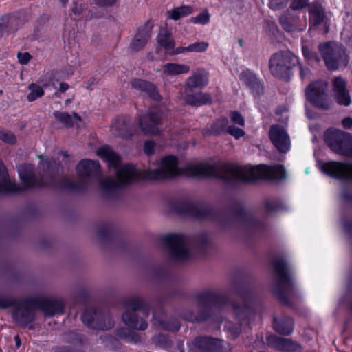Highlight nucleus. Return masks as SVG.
<instances>
[{"label": "nucleus", "instance_id": "1", "mask_svg": "<svg viewBox=\"0 0 352 352\" xmlns=\"http://www.w3.org/2000/svg\"><path fill=\"white\" fill-rule=\"evenodd\" d=\"M97 155L105 161L109 167L117 170L116 179L107 177L102 181L100 180V187L104 190H109L140 179L160 180L180 175L208 178L215 177L219 173V163L212 159L204 162H192L180 169L178 167L177 159L173 155H168L160 160L156 168L139 170L131 164L119 167L120 157L108 146L100 148L97 151Z\"/></svg>", "mask_w": 352, "mask_h": 352}, {"label": "nucleus", "instance_id": "2", "mask_svg": "<svg viewBox=\"0 0 352 352\" xmlns=\"http://www.w3.org/2000/svg\"><path fill=\"white\" fill-rule=\"evenodd\" d=\"M221 182L229 186L238 182H250L258 177L268 180H279L286 177V173L282 165L270 166L261 164L256 168H247L229 163L221 162Z\"/></svg>", "mask_w": 352, "mask_h": 352}, {"label": "nucleus", "instance_id": "3", "mask_svg": "<svg viewBox=\"0 0 352 352\" xmlns=\"http://www.w3.org/2000/svg\"><path fill=\"white\" fill-rule=\"evenodd\" d=\"M236 294L241 302L233 301L230 297L221 294V311L227 306L231 309L240 325L250 324L261 306L254 287L243 285L236 289Z\"/></svg>", "mask_w": 352, "mask_h": 352}, {"label": "nucleus", "instance_id": "4", "mask_svg": "<svg viewBox=\"0 0 352 352\" xmlns=\"http://www.w3.org/2000/svg\"><path fill=\"white\" fill-rule=\"evenodd\" d=\"M272 266L274 271L273 294L282 303L289 305L295 292L288 263L283 256H276L272 261Z\"/></svg>", "mask_w": 352, "mask_h": 352}, {"label": "nucleus", "instance_id": "5", "mask_svg": "<svg viewBox=\"0 0 352 352\" xmlns=\"http://www.w3.org/2000/svg\"><path fill=\"white\" fill-rule=\"evenodd\" d=\"M226 225L234 226L245 234H254L264 228L262 221L256 219L251 212L236 202L230 206L226 213H221V228Z\"/></svg>", "mask_w": 352, "mask_h": 352}, {"label": "nucleus", "instance_id": "6", "mask_svg": "<svg viewBox=\"0 0 352 352\" xmlns=\"http://www.w3.org/2000/svg\"><path fill=\"white\" fill-rule=\"evenodd\" d=\"M299 64L298 58L291 51H278L269 60L271 74L280 79L289 81L294 68Z\"/></svg>", "mask_w": 352, "mask_h": 352}, {"label": "nucleus", "instance_id": "7", "mask_svg": "<svg viewBox=\"0 0 352 352\" xmlns=\"http://www.w3.org/2000/svg\"><path fill=\"white\" fill-rule=\"evenodd\" d=\"M327 68L336 70L340 64L346 65L348 57L344 47L337 43L327 42L318 46Z\"/></svg>", "mask_w": 352, "mask_h": 352}, {"label": "nucleus", "instance_id": "8", "mask_svg": "<svg viewBox=\"0 0 352 352\" xmlns=\"http://www.w3.org/2000/svg\"><path fill=\"white\" fill-rule=\"evenodd\" d=\"M324 140L332 151L345 156H352V137L340 130H327Z\"/></svg>", "mask_w": 352, "mask_h": 352}, {"label": "nucleus", "instance_id": "9", "mask_svg": "<svg viewBox=\"0 0 352 352\" xmlns=\"http://www.w3.org/2000/svg\"><path fill=\"white\" fill-rule=\"evenodd\" d=\"M327 88L328 83L323 80H318L311 83L305 89L307 100L320 109H329L331 102L327 92Z\"/></svg>", "mask_w": 352, "mask_h": 352}, {"label": "nucleus", "instance_id": "10", "mask_svg": "<svg viewBox=\"0 0 352 352\" xmlns=\"http://www.w3.org/2000/svg\"><path fill=\"white\" fill-rule=\"evenodd\" d=\"M164 241L173 258L183 261L190 256L188 239L184 235L180 234H169L165 236Z\"/></svg>", "mask_w": 352, "mask_h": 352}, {"label": "nucleus", "instance_id": "11", "mask_svg": "<svg viewBox=\"0 0 352 352\" xmlns=\"http://www.w3.org/2000/svg\"><path fill=\"white\" fill-rule=\"evenodd\" d=\"M162 112L158 109H153L140 117L139 126L144 133L156 135L160 133L159 125L162 124Z\"/></svg>", "mask_w": 352, "mask_h": 352}, {"label": "nucleus", "instance_id": "12", "mask_svg": "<svg viewBox=\"0 0 352 352\" xmlns=\"http://www.w3.org/2000/svg\"><path fill=\"white\" fill-rule=\"evenodd\" d=\"M320 169L333 178L352 182V163L329 162L322 164Z\"/></svg>", "mask_w": 352, "mask_h": 352}, {"label": "nucleus", "instance_id": "13", "mask_svg": "<svg viewBox=\"0 0 352 352\" xmlns=\"http://www.w3.org/2000/svg\"><path fill=\"white\" fill-rule=\"evenodd\" d=\"M269 137L276 149L283 153H287L290 148V138L284 127L279 124H273L269 130Z\"/></svg>", "mask_w": 352, "mask_h": 352}, {"label": "nucleus", "instance_id": "14", "mask_svg": "<svg viewBox=\"0 0 352 352\" xmlns=\"http://www.w3.org/2000/svg\"><path fill=\"white\" fill-rule=\"evenodd\" d=\"M143 305V302L139 298L132 300L128 305V308L131 309L126 311L122 315V320L124 323L131 328L144 330L147 327V324L143 320L136 319L135 311L140 309Z\"/></svg>", "mask_w": 352, "mask_h": 352}, {"label": "nucleus", "instance_id": "15", "mask_svg": "<svg viewBox=\"0 0 352 352\" xmlns=\"http://www.w3.org/2000/svg\"><path fill=\"white\" fill-rule=\"evenodd\" d=\"M266 342L270 346L285 352H294L301 347L298 342L291 339L278 337L276 335L267 336Z\"/></svg>", "mask_w": 352, "mask_h": 352}, {"label": "nucleus", "instance_id": "16", "mask_svg": "<svg viewBox=\"0 0 352 352\" xmlns=\"http://www.w3.org/2000/svg\"><path fill=\"white\" fill-rule=\"evenodd\" d=\"M239 80L250 89L254 96L263 94V85L256 75L251 70L243 71L239 75Z\"/></svg>", "mask_w": 352, "mask_h": 352}, {"label": "nucleus", "instance_id": "17", "mask_svg": "<svg viewBox=\"0 0 352 352\" xmlns=\"http://www.w3.org/2000/svg\"><path fill=\"white\" fill-rule=\"evenodd\" d=\"M346 80L340 76L333 80V89L336 102L341 105L349 106L351 98L349 91L346 89Z\"/></svg>", "mask_w": 352, "mask_h": 352}, {"label": "nucleus", "instance_id": "18", "mask_svg": "<svg viewBox=\"0 0 352 352\" xmlns=\"http://www.w3.org/2000/svg\"><path fill=\"white\" fill-rule=\"evenodd\" d=\"M208 82V73L205 69L199 68L187 78L184 89L190 91V89H202L207 85Z\"/></svg>", "mask_w": 352, "mask_h": 352}, {"label": "nucleus", "instance_id": "19", "mask_svg": "<svg viewBox=\"0 0 352 352\" xmlns=\"http://www.w3.org/2000/svg\"><path fill=\"white\" fill-rule=\"evenodd\" d=\"M219 344L218 340L211 338H196L188 345V352H214Z\"/></svg>", "mask_w": 352, "mask_h": 352}, {"label": "nucleus", "instance_id": "20", "mask_svg": "<svg viewBox=\"0 0 352 352\" xmlns=\"http://www.w3.org/2000/svg\"><path fill=\"white\" fill-rule=\"evenodd\" d=\"M322 23L325 25V32H327L329 24L324 9L319 3H313L309 7V27L315 28Z\"/></svg>", "mask_w": 352, "mask_h": 352}, {"label": "nucleus", "instance_id": "21", "mask_svg": "<svg viewBox=\"0 0 352 352\" xmlns=\"http://www.w3.org/2000/svg\"><path fill=\"white\" fill-rule=\"evenodd\" d=\"M19 175L24 185V188L50 185L47 182H37L33 173V167L30 164H23L19 168Z\"/></svg>", "mask_w": 352, "mask_h": 352}, {"label": "nucleus", "instance_id": "22", "mask_svg": "<svg viewBox=\"0 0 352 352\" xmlns=\"http://www.w3.org/2000/svg\"><path fill=\"white\" fill-rule=\"evenodd\" d=\"M195 89H190V91L184 89V100L188 104L192 106H201L211 102V96L208 93L201 91L195 92Z\"/></svg>", "mask_w": 352, "mask_h": 352}, {"label": "nucleus", "instance_id": "23", "mask_svg": "<svg viewBox=\"0 0 352 352\" xmlns=\"http://www.w3.org/2000/svg\"><path fill=\"white\" fill-rule=\"evenodd\" d=\"M22 190L9 177L4 164L0 162V192H15Z\"/></svg>", "mask_w": 352, "mask_h": 352}, {"label": "nucleus", "instance_id": "24", "mask_svg": "<svg viewBox=\"0 0 352 352\" xmlns=\"http://www.w3.org/2000/svg\"><path fill=\"white\" fill-rule=\"evenodd\" d=\"M76 171L80 177H89L100 171L98 162L91 160H83L76 166Z\"/></svg>", "mask_w": 352, "mask_h": 352}, {"label": "nucleus", "instance_id": "25", "mask_svg": "<svg viewBox=\"0 0 352 352\" xmlns=\"http://www.w3.org/2000/svg\"><path fill=\"white\" fill-rule=\"evenodd\" d=\"M131 85L133 89L144 92L155 100H160L161 98L155 86L151 82L142 79H134Z\"/></svg>", "mask_w": 352, "mask_h": 352}, {"label": "nucleus", "instance_id": "26", "mask_svg": "<svg viewBox=\"0 0 352 352\" xmlns=\"http://www.w3.org/2000/svg\"><path fill=\"white\" fill-rule=\"evenodd\" d=\"M157 41L169 54H177L174 52L177 48H175V40L170 31L162 28L157 35Z\"/></svg>", "mask_w": 352, "mask_h": 352}, {"label": "nucleus", "instance_id": "27", "mask_svg": "<svg viewBox=\"0 0 352 352\" xmlns=\"http://www.w3.org/2000/svg\"><path fill=\"white\" fill-rule=\"evenodd\" d=\"M273 326L275 331L280 334L288 336L293 331L294 321L289 316L274 317Z\"/></svg>", "mask_w": 352, "mask_h": 352}, {"label": "nucleus", "instance_id": "28", "mask_svg": "<svg viewBox=\"0 0 352 352\" xmlns=\"http://www.w3.org/2000/svg\"><path fill=\"white\" fill-rule=\"evenodd\" d=\"M190 71V67L186 64L169 63L164 65L162 67L164 76H176L187 74Z\"/></svg>", "mask_w": 352, "mask_h": 352}, {"label": "nucleus", "instance_id": "29", "mask_svg": "<svg viewBox=\"0 0 352 352\" xmlns=\"http://www.w3.org/2000/svg\"><path fill=\"white\" fill-rule=\"evenodd\" d=\"M111 133L116 136L128 138L132 135L129 131V126L122 118H118L112 122L111 126Z\"/></svg>", "mask_w": 352, "mask_h": 352}, {"label": "nucleus", "instance_id": "30", "mask_svg": "<svg viewBox=\"0 0 352 352\" xmlns=\"http://www.w3.org/2000/svg\"><path fill=\"white\" fill-rule=\"evenodd\" d=\"M208 45L205 41L195 42L187 47H177L174 52L178 54L186 52H204L207 50Z\"/></svg>", "mask_w": 352, "mask_h": 352}, {"label": "nucleus", "instance_id": "31", "mask_svg": "<svg viewBox=\"0 0 352 352\" xmlns=\"http://www.w3.org/2000/svg\"><path fill=\"white\" fill-rule=\"evenodd\" d=\"M150 38L148 31H140L134 37L131 43V48L133 50H138L143 47Z\"/></svg>", "mask_w": 352, "mask_h": 352}, {"label": "nucleus", "instance_id": "32", "mask_svg": "<svg viewBox=\"0 0 352 352\" xmlns=\"http://www.w3.org/2000/svg\"><path fill=\"white\" fill-rule=\"evenodd\" d=\"M192 12V9L190 6L177 7L168 12V18L173 20H178L189 15Z\"/></svg>", "mask_w": 352, "mask_h": 352}, {"label": "nucleus", "instance_id": "33", "mask_svg": "<svg viewBox=\"0 0 352 352\" xmlns=\"http://www.w3.org/2000/svg\"><path fill=\"white\" fill-rule=\"evenodd\" d=\"M263 206L267 212L274 213L285 209L284 206L278 199H266L263 201Z\"/></svg>", "mask_w": 352, "mask_h": 352}, {"label": "nucleus", "instance_id": "34", "mask_svg": "<svg viewBox=\"0 0 352 352\" xmlns=\"http://www.w3.org/2000/svg\"><path fill=\"white\" fill-rule=\"evenodd\" d=\"M28 89L30 91L28 94L27 99L30 102L36 100L37 98H41L44 94L43 89L35 83L30 84Z\"/></svg>", "mask_w": 352, "mask_h": 352}, {"label": "nucleus", "instance_id": "35", "mask_svg": "<svg viewBox=\"0 0 352 352\" xmlns=\"http://www.w3.org/2000/svg\"><path fill=\"white\" fill-rule=\"evenodd\" d=\"M224 330L228 332L229 336L232 338H236L241 332L240 327L231 321H226Z\"/></svg>", "mask_w": 352, "mask_h": 352}, {"label": "nucleus", "instance_id": "36", "mask_svg": "<svg viewBox=\"0 0 352 352\" xmlns=\"http://www.w3.org/2000/svg\"><path fill=\"white\" fill-rule=\"evenodd\" d=\"M208 211L203 208L198 206H190L189 208V215L199 219H204L207 217Z\"/></svg>", "mask_w": 352, "mask_h": 352}, {"label": "nucleus", "instance_id": "37", "mask_svg": "<svg viewBox=\"0 0 352 352\" xmlns=\"http://www.w3.org/2000/svg\"><path fill=\"white\" fill-rule=\"evenodd\" d=\"M279 22L282 28L287 32H291L296 30V25L287 15H281L279 18Z\"/></svg>", "mask_w": 352, "mask_h": 352}, {"label": "nucleus", "instance_id": "38", "mask_svg": "<svg viewBox=\"0 0 352 352\" xmlns=\"http://www.w3.org/2000/svg\"><path fill=\"white\" fill-rule=\"evenodd\" d=\"M302 51L303 56L307 60H314L316 62H319L320 60V58L318 56L317 52L309 47L308 45H303L302 47Z\"/></svg>", "mask_w": 352, "mask_h": 352}, {"label": "nucleus", "instance_id": "39", "mask_svg": "<svg viewBox=\"0 0 352 352\" xmlns=\"http://www.w3.org/2000/svg\"><path fill=\"white\" fill-rule=\"evenodd\" d=\"M226 133L237 140L243 137L245 134L243 129L236 127L235 125L228 126L226 129Z\"/></svg>", "mask_w": 352, "mask_h": 352}, {"label": "nucleus", "instance_id": "40", "mask_svg": "<svg viewBox=\"0 0 352 352\" xmlns=\"http://www.w3.org/2000/svg\"><path fill=\"white\" fill-rule=\"evenodd\" d=\"M54 116L58 120L67 126H70L72 123V118L67 113L55 111Z\"/></svg>", "mask_w": 352, "mask_h": 352}, {"label": "nucleus", "instance_id": "41", "mask_svg": "<svg viewBox=\"0 0 352 352\" xmlns=\"http://www.w3.org/2000/svg\"><path fill=\"white\" fill-rule=\"evenodd\" d=\"M210 15L208 12L204 11L197 16L191 18L190 21L193 23L205 25L209 22Z\"/></svg>", "mask_w": 352, "mask_h": 352}, {"label": "nucleus", "instance_id": "42", "mask_svg": "<svg viewBox=\"0 0 352 352\" xmlns=\"http://www.w3.org/2000/svg\"><path fill=\"white\" fill-rule=\"evenodd\" d=\"M0 140L8 144H14L16 142V138L14 134L8 131H0Z\"/></svg>", "mask_w": 352, "mask_h": 352}, {"label": "nucleus", "instance_id": "43", "mask_svg": "<svg viewBox=\"0 0 352 352\" xmlns=\"http://www.w3.org/2000/svg\"><path fill=\"white\" fill-rule=\"evenodd\" d=\"M230 118L232 122L234 124H238L239 126H244L245 120L242 115L238 111H233L230 114Z\"/></svg>", "mask_w": 352, "mask_h": 352}, {"label": "nucleus", "instance_id": "44", "mask_svg": "<svg viewBox=\"0 0 352 352\" xmlns=\"http://www.w3.org/2000/svg\"><path fill=\"white\" fill-rule=\"evenodd\" d=\"M308 5V0H292L290 8L298 10L305 8Z\"/></svg>", "mask_w": 352, "mask_h": 352}, {"label": "nucleus", "instance_id": "45", "mask_svg": "<svg viewBox=\"0 0 352 352\" xmlns=\"http://www.w3.org/2000/svg\"><path fill=\"white\" fill-rule=\"evenodd\" d=\"M155 151V144L153 141H146L144 145V151L147 155H153Z\"/></svg>", "mask_w": 352, "mask_h": 352}, {"label": "nucleus", "instance_id": "46", "mask_svg": "<svg viewBox=\"0 0 352 352\" xmlns=\"http://www.w3.org/2000/svg\"><path fill=\"white\" fill-rule=\"evenodd\" d=\"M202 299L206 301H216L218 294L212 291L206 292L202 294Z\"/></svg>", "mask_w": 352, "mask_h": 352}, {"label": "nucleus", "instance_id": "47", "mask_svg": "<svg viewBox=\"0 0 352 352\" xmlns=\"http://www.w3.org/2000/svg\"><path fill=\"white\" fill-rule=\"evenodd\" d=\"M297 65L299 66L300 76L302 80L310 78L311 71L308 67L302 66L300 63Z\"/></svg>", "mask_w": 352, "mask_h": 352}, {"label": "nucleus", "instance_id": "48", "mask_svg": "<svg viewBox=\"0 0 352 352\" xmlns=\"http://www.w3.org/2000/svg\"><path fill=\"white\" fill-rule=\"evenodd\" d=\"M14 20V18L10 16H6L3 18H2V23H0V36H1L3 32H5V30L7 27L6 23H12Z\"/></svg>", "mask_w": 352, "mask_h": 352}, {"label": "nucleus", "instance_id": "49", "mask_svg": "<svg viewBox=\"0 0 352 352\" xmlns=\"http://www.w3.org/2000/svg\"><path fill=\"white\" fill-rule=\"evenodd\" d=\"M287 0H270V6L274 10H278L283 8Z\"/></svg>", "mask_w": 352, "mask_h": 352}, {"label": "nucleus", "instance_id": "50", "mask_svg": "<svg viewBox=\"0 0 352 352\" xmlns=\"http://www.w3.org/2000/svg\"><path fill=\"white\" fill-rule=\"evenodd\" d=\"M17 57L20 63L23 65L27 64L31 58L30 54L28 52L19 53Z\"/></svg>", "mask_w": 352, "mask_h": 352}, {"label": "nucleus", "instance_id": "51", "mask_svg": "<svg viewBox=\"0 0 352 352\" xmlns=\"http://www.w3.org/2000/svg\"><path fill=\"white\" fill-rule=\"evenodd\" d=\"M92 320H93V317L91 316L89 318V313L87 311H85L83 314V315L82 316V320L83 323H85V324H87V326H89L90 327L94 328L95 327L93 324Z\"/></svg>", "mask_w": 352, "mask_h": 352}, {"label": "nucleus", "instance_id": "52", "mask_svg": "<svg viewBox=\"0 0 352 352\" xmlns=\"http://www.w3.org/2000/svg\"><path fill=\"white\" fill-rule=\"evenodd\" d=\"M128 342L136 343L140 341V336L135 332H131L130 334L123 336Z\"/></svg>", "mask_w": 352, "mask_h": 352}, {"label": "nucleus", "instance_id": "53", "mask_svg": "<svg viewBox=\"0 0 352 352\" xmlns=\"http://www.w3.org/2000/svg\"><path fill=\"white\" fill-rule=\"evenodd\" d=\"M342 199L349 204H352V194L347 189L344 188L342 192Z\"/></svg>", "mask_w": 352, "mask_h": 352}, {"label": "nucleus", "instance_id": "54", "mask_svg": "<svg viewBox=\"0 0 352 352\" xmlns=\"http://www.w3.org/2000/svg\"><path fill=\"white\" fill-rule=\"evenodd\" d=\"M96 3L100 6H111L113 5L117 0H94Z\"/></svg>", "mask_w": 352, "mask_h": 352}, {"label": "nucleus", "instance_id": "55", "mask_svg": "<svg viewBox=\"0 0 352 352\" xmlns=\"http://www.w3.org/2000/svg\"><path fill=\"white\" fill-rule=\"evenodd\" d=\"M343 228L346 234H352V221H344Z\"/></svg>", "mask_w": 352, "mask_h": 352}, {"label": "nucleus", "instance_id": "56", "mask_svg": "<svg viewBox=\"0 0 352 352\" xmlns=\"http://www.w3.org/2000/svg\"><path fill=\"white\" fill-rule=\"evenodd\" d=\"M53 165L51 164V162H48L47 160H44L42 159L39 163L38 168L45 169V168L48 170L50 168H52Z\"/></svg>", "mask_w": 352, "mask_h": 352}, {"label": "nucleus", "instance_id": "57", "mask_svg": "<svg viewBox=\"0 0 352 352\" xmlns=\"http://www.w3.org/2000/svg\"><path fill=\"white\" fill-rule=\"evenodd\" d=\"M13 317L16 320V322L20 323L21 324H22V325L26 324V322L23 321V319L22 318V317L21 316V313H20L19 310H17L14 313Z\"/></svg>", "mask_w": 352, "mask_h": 352}, {"label": "nucleus", "instance_id": "58", "mask_svg": "<svg viewBox=\"0 0 352 352\" xmlns=\"http://www.w3.org/2000/svg\"><path fill=\"white\" fill-rule=\"evenodd\" d=\"M83 10L84 8L82 6V5L77 3H75L74 6L72 8V12L75 14H80Z\"/></svg>", "mask_w": 352, "mask_h": 352}, {"label": "nucleus", "instance_id": "59", "mask_svg": "<svg viewBox=\"0 0 352 352\" xmlns=\"http://www.w3.org/2000/svg\"><path fill=\"white\" fill-rule=\"evenodd\" d=\"M343 126L345 129H351L352 127V118L350 117H346L342 120Z\"/></svg>", "mask_w": 352, "mask_h": 352}, {"label": "nucleus", "instance_id": "60", "mask_svg": "<svg viewBox=\"0 0 352 352\" xmlns=\"http://www.w3.org/2000/svg\"><path fill=\"white\" fill-rule=\"evenodd\" d=\"M231 346L228 342H224L221 340V352H230Z\"/></svg>", "mask_w": 352, "mask_h": 352}, {"label": "nucleus", "instance_id": "61", "mask_svg": "<svg viewBox=\"0 0 352 352\" xmlns=\"http://www.w3.org/2000/svg\"><path fill=\"white\" fill-rule=\"evenodd\" d=\"M166 329L171 331H177L179 329V325L177 322H175L173 326H165Z\"/></svg>", "mask_w": 352, "mask_h": 352}, {"label": "nucleus", "instance_id": "62", "mask_svg": "<svg viewBox=\"0 0 352 352\" xmlns=\"http://www.w3.org/2000/svg\"><path fill=\"white\" fill-rule=\"evenodd\" d=\"M69 88V85L65 82H61L60 84L59 89L60 91L64 92L67 90Z\"/></svg>", "mask_w": 352, "mask_h": 352}, {"label": "nucleus", "instance_id": "63", "mask_svg": "<svg viewBox=\"0 0 352 352\" xmlns=\"http://www.w3.org/2000/svg\"><path fill=\"white\" fill-rule=\"evenodd\" d=\"M25 315H26V317L28 318L30 320H32V314L30 311H25Z\"/></svg>", "mask_w": 352, "mask_h": 352}, {"label": "nucleus", "instance_id": "64", "mask_svg": "<svg viewBox=\"0 0 352 352\" xmlns=\"http://www.w3.org/2000/svg\"><path fill=\"white\" fill-rule=\"evenodd\" d=\"M14 339L16 340L17 346H19L20 344L19 336H15Z\"/></svg>", "mask_w": 352, "mask_h": 352}]
</instances>
